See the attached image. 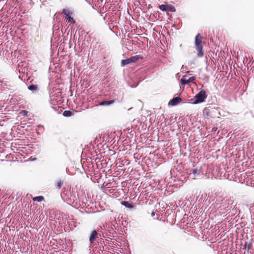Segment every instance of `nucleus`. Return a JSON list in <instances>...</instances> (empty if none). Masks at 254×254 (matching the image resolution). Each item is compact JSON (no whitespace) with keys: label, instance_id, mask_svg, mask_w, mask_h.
<instances>
[{"label":"nucleus","instance_id":"nucleus-1","mask_svg":"<svg viewBox=\"0 0 254 254\" xmlns=\"http://www.w3.org/2000/svg\"><path fill=\"white\" fill-rule=\"evenodd\" d=\"M202 39V37L200 34H197L195 37V48L197 51V56L198 57H201L203 56Z\"/></svg>","mask_w":254,"mask_h":254},{"label":"nucleus","instance_id":"nucleus-2","mask_svg":"<svg viewBox=\"0 0 254 254\" xmlns=\"http://www.w3.org/2000/svg\"><path fill=\"white\" fill-rule=\"evenodd\" d=\"M143 57L141 55H138L135 56L131 57L129 58H127L126 59H124L122 60L121 61V66H124L130 63H136L139 59H142Z\"/></svg>","mask_w":254,"mask_h":254},{"label":"nucleus","instance_id":"nucleus-3","mask_svg":"<svg viewBox=\"0 0 254 254\" xmlns=\"http://www.w3.org/2000/svg\"><path fill=\"white\" fill-rule=\"evenodd\" d=\"M207 96L204 90H202L195 96V100L192 102L194 104L202 103L206 99Z\"/></svg>","mask_w":254,"mask_h":254},{"label":"nucleus","instance_id":"nucleus-4","mask_svg":"<svg viewBox=\"0 0 254 254\" xmlns=\"http://www.w3.org/2000/svg\"><path fill=\"white\" fill-rule=\"evenodd\" d=\"M63 13L65 15V19L68 22L71 23H75V21L74 19L70 15V14L72 13L69 9H64L63 10Z\"/></svg>","mask_w":254,"mask_h":254},{"label":"nucleus","instance_id":"nucleus-5","mask_svg":"<svg viewBox=\"0 0 254 254\" xmlns=\"http://www.w3.org/2000/svg\"><path fill=\"white\" fill-rule=\"evenodd\" d=\"M98 237V233L96 230H94L91 232L89 236V242L90 245L92 246L93 244L94 241Z\"/></svg>","mask_w":254,"mask_h":254},{"label":"nucleus","instance_id":"nucleus-6","mask_svg":"<svg viewBox=\"0 0 254 254\" xmlns=\"http://www.w3.org/2000/svg\"><path fill=\"white\" fill-rule=\"evenodd\" d=\"M182 99L180 97H175L171 99L168 103L170 106H176L181 101Z\"/></svg>","mask_w":254,"mask_h":254},{"label":"nucleus","instance_id":"nucleus-7","mask_svg":"<svg viewBox=\"0 0 254 254\" xmlns=\"http://www.w3.org/2000/svg\"><path fill=\"white\" fill-rule=\"evenodd\" d=\"M27 88L33 93H36L39 90V88L37 84H31L27 87Z\"/></svg>","mask_w":254,"mask_h":254},{"label":"nucleus","instance_id":"nucleus-8","mask_svg":"<svg viewBox=\"0 0 254 254\" xmlns=\"http://www.w3.org/2000/svg\"><path fill=\"white\" fill-rule=\"evenodd\" d=\"M121 204L122 205H124L126 207L128 208H129L130 209H134L135 208L134 203H132V202L130 203V202H129L128 201H122L121 202Z\"/></svg>","mask_w":254,"mask_h":254},{"label":"nucleus","instance_id":"nucleus-9","mask_svg":"<svg viewBox=\"0 0 254 254\" xmlns=\"http://www.w3.org/2000/svg\"><path fill=\"white\" fill-rule=\"evenodd\" d=\"M114 100L103 101L99 103V106H110L114 103Z\"/></svg>","mask_w":254,"mask_h":254},{"label":"nucleus","instance_id":"nucleus-10","mask_svg":"<svg viewBox=\"0 0 254 254\" xmlns=\"http://www.w3.org/2000/svg\"><path fill=\"white\" fill-rule=\"evenodd\" d=\"M190 174H192L194 177L199 175L201 173L200 169L197 168L192 169L190 170Z\"/></svg>","mask_w":254,"mask_h":254},{"label":"nucleus","instance_id":"nucleus-11","mask_svg":"<svg viewBox=\"0 0 254 254\" xmlns=\"http://www.w3.org/2000/svg\"><path fill=\"white\" fill-rule=\"evenodd\" d=\"M63 184H64V181H62L61 179H59L56 183L55 186H56V188L58 190H60L62 188Z\"/></svg>","mask_w":254,"mask_h":254},{"label":"nucleus","instance_id":"nucleus-12","mask_svg":"<svg viewBox=\"0 0 254 254\" xmlns=\"http://www.w3.org/2000/svg\"><path fill=\"white\" fill-rule=\"evenodd\" d=\"M63 116L65 117H69L73 115L72 112L69 110H65L63 112Z\"/></svg>","mask_w":254,"mask_h":254},{"label":"nucleus","instance_id":"nucleus-13","mask_svg":"<svg viewBox=\"0 0 254 254\" xmlns=\"http://www.w3.org/2000/svg\"><path fill=\"white\" fill-rule=\"evenodd\" d=\"M166 11L175 12L176 11L175 7L171 4H167Z\"/></svg>","mask_w":254,"mask_h":254},{"label":"nucleus","instance_id":"nucleus-14","mask_svg":"<svg viewBox=\"0 0 254 254\" xmlns=\"http://www.w3.org/2000/svg\"><path fill=\"white\" fill-rule=\"evenodd\" d=\"M181 82L182 85H186L188 84V79H187L186 76H184L181 79Z\"/></svg>","mask_w":254,"mask_h":254},{"label":"nucleus","instance_id":"nucleus-15","mask_svg":"<svg viewBox=\"0 0 254 254\" xmlns=\"http://www.w3.org/2000/svg\"><path fill=\"white\" fill-rule=\"evenodd\" d=\"M44 199V197L43 196H38L34 197L33 198V200L34 201H37L38 202H41L42 200H43Z\"/></svg>","mask_w":254,"mask_h":254},{"label":"nucleus","instance_id":"nucleus-16","mask_svg":"<svg viewBox=\"0 0 254 254\" xmlns=\"http://www.w3.org/2000/svg\"><path fill=\"white\" fill-rule=\"evenodd\" d=\"M244 249L245 250H246L247 251H249L251 248V244L250 243H248V242H246L244 244Z\"/></svg>","mask_w":254,"mask_h":254},{"label":"nucleus","instance_id":"nucleus-17","mask_svg":"<svg viewBox=\"0 0 254 254\" xmlns=\"http://www.w3.org/2000/svg\"><path fill=\"white\" fill-rule=\"evenodd\" d=\"M167 4H161L159 5V8L161 11H164L167 10Z\"/></svg>","mask_w":254,"mask_h":254},{"label":"nucleus","instance_id":"nucleus-18","mask_svg":"<svg viewBox=\"0 0 254 254\" xmlns=\"http://www.w3.org/2000/svg\"><path fill=\"white\" fill-rule=\"evenodd\" d=\"M195 79V77L194 76H192L190 77L188 79V83L192 82Z\"/></svg>","mask_w":254,"mask_h":254},{"label":"nucleus","instance_id":"nucleus-19","mask_svg":"<svg viewBox=\"0 0 254 254\" xmlns=\"http://www.w3.org/2000/svg\"><path fill=\"white\" fill-rule=\"evenodd\" d=\"M27 113L28 112L26 110H22L21 112V114L24 116H26L27 115Z\"/></svg>","mask_w":254,"mask_h":254},{"label":"nucleus","instance_id":"nucleus-20","mask_svg":"<svg viewBox=\"0 0 254 254\" xmlns=\"http://www.w3.org/2000/svg\"><path fill=\"white\" fill-rule=\"evenodd\" d=\"M187 68V67L186 66H185L184 65H182V66L181 67L182 71V72L185 71Z\"/></svg>","mask_w":254,"mask_h":254},{"label":"nucleus","instance_id":"nucleus-21","mask_svg":"<svg viewBox=\"0 0 254 254\" xmlns=\"http://www.w3.org/2000/svg\"><path fill=\"white\" fill-rule=\"evenodd\" d=\"M155 212L152 211L151 214L152 216H154L155 215Z\"/></svg>","mask_w":254,"mask_h":254},{"label":"nucleus","instance_id":"nucleus-22","mask_svg":"<svg viewBox=\"0 0 254 254\" xmlns=\"http://www.w3.org/2000/svg\"><path fill=\"white\" fill-rule=\"evenodd\" d=\"M217 129V127H213L212 128V131H216V130Z\"/></svg>","mask_w":254,"mask_h":254},{"label":"nucleus","instance_id":"nucleus-23","mask_svg":"<svg viewBox=\"0 0 254 254\" xmlns=\"http://www.w3.org/2000/svg\"><path fill=\"white\" fill-rule=\"evenodd\" d=\"M186 73H189L190 72V71H186Z\"/></svg>","mask_w":254,"mask_h":254}]
</instances>
